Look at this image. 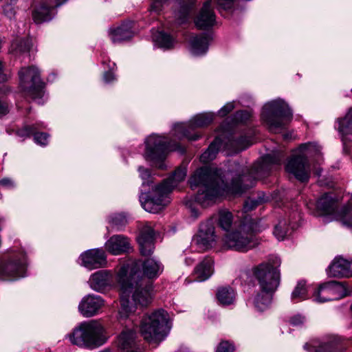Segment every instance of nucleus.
Instances as JSON below:
<instances>
[{
	"label": "nucleus",
	"mask_w": 352,
	"mask_h": 352,
	"mask_svg": "<svg viewBox=\"0 0 352 352\" xmlns=\"http://www.w3.org/2000/svg\"><path fill=\"white\" fill-rule=\"evenodd\" d=\"M284 157L283 152L273 151L263 156L252 168L234 162L223 177L221 169L201 167L189 179L191 188L200 186L195 200L205 208L215 203L224 192L241 195L253 187L257 179L268 176L278 167Z\"/></svg>",
	"instance_id": "nucleus-1"
},
{
	"label": "nucleus",
	"mask_w": 352,
	"mask_h": 352,
	"mask_svg": "<svg viewBox=\"0 0 352 352\" xmlns=\"http://www.w3.org/2000/svg\"><path fill=\"white\" fill-rule=\"evenodd\" d=\"M159 261L146 258L137 260L121 267L118 282L121 288L120 315L128 317L134 311L135 305L146 307L151 302L153 279L163 272Z\"/></svg>",
	"instance_id": "nucleus-2"
},
{
	"label": "nucleus",
	"mask_w": 352,
	"mask_h": 352,
	"mask_svg": "<svg viewBox=\"0 0 352 352\" xmlns=\"http://www.w3.org/2000/svg\"><path fill=\"white\" fill-rule=\"evenodd\" d=\"M138 172L142 179L140 201L142 208L151 213H157L169 202L168 195L185 179L187 173L185 167H178L168 178L153 186L149 169L140 166Z\"/></svg>",
	"instance_id": "nucleus-3"
},
{
	"label": "nucleus",
	"mask_w": 352,
	"mask_h": 352,
	"mask_svg": "<svg viewBox=\"0 0 352 352\" xmlns=\"http://www.w3.org/2000/svg\"><path fill=\"white\" fill-rule=\"evenodd\" d=\"M280 259L277 256L262 263L253 269V274L258 282L261 292L254 299L255 308L263 311L271 303L272 295L280 283Z\"/></svg>",
	"instance_id": "nucleus-4"
},
{
	"label": "nucleus",
	"mask_w": 352,
	"mask_h": 352,
	"mask_svg": "<svg viewBox=\"0 0 352 352\" xmlns=\"http://www.w3.org/2000/svg\"><path fill=\"white\" fill-rule=\"evenodd\" d=\"M259 231L256 224L252 219H245V221L241 223L235 231L225 234L222 239L223 248L240 252H246L258 245L255 233Z\"/></svg>",
	"instance_id": "nucleus-5"
},
{
	"label": "nucleus",
	"mask_w": 352,
	"mask_h": 352,
	"mask_svg": "<svg viewBox=\"0 0 352 352\" xmlns=\"http://www.w3.org/2000/svg\"><path fill=\"white\" fill-rule=\"evenodd\" d=\"M102 326L95 320L83 322L66 335L69 342L81 348L95 349L107 341Z\"/></svg>",
	"instance_id": "nucleus-6"
},
{
	"label": "nucleus",
	"mask_w": 352,
	"mask_h": 352,
	"mask_svg": "<svg viewBox=\"0 0 352 352\" xmlns=\"http://www.w3.org/2000/svg\"><path fill=\"white\" fill-rule=\"evenodd\" d=\"M144 158L146 161L159 168H164L163 162L167 153L170 151H177L183 154L185 148L178 142L168 141L167 138L157 135H151L145 140Z\"/></svg>",
	"instance_id": "nucleus-7"
},
{
	"label": "nucleus",
	"mask_w": 352,
	"mask_h": 352,
	"mask_svg": "<svg viewBox=\"0 0 352 352\" xmlns=\"http://www.w3.org/2000/svg\"><path fill=\"white\" fill-rule=\"evenodd\" d=\"M292 111L288 104L280 99L267 102L261 113L262 119L273 132L283 129L292 120Z\"/></svg>",
	"instance_id": "nucleus-8"
},
{
	"label": "nucleus",
	"mask_w": 352,
	"mask_h": 352,
	"mask_svg": "<svg viewBox=\"0 0 352 352\" xmlns=\"http://www.w3.org/2000/svg\"><path fill=\"white\" fill-rule=\"evenodd\" d=\"M168 323V314L163 309L157 310L144 316L140 322L142 336L148 342H158L163 339Z\"/></svg>",
	"instance_id": "nucleus-9"
},
{
	"label": "nucleus",
	"mask_w": 352,
	"mask_h": 352,
	"mask_svg": "<svg viewBox=\"0 0 352 352\" xmlns=\"http://www.w3.org/2000/svg\"><path fill=\"white\" fill-rule=\"evenodd\" d=\"M338 199L330 192L324 194L317 201L316 207L324 214H333L342 224L352 228V203L337 210Z\"/></svg>",
	"instance_id": "nucleus-10"
},
{
	"label": "nucleus",
	"mask_w": 352,
	"mask_h": 352,
	"mask_svg": "<svg viewBox=\"0 0 352 352\" xmlns=\"http://www.w3.org/2000/svg\"><path fill=\"white\" fill-rule=\"evenodd\" d=\"M315 147L311 143L300 145V153L293 155L285 165V170L301 182H307L310 177L311 168L307 157L304 151H311Z\"/></svg>",
	"instance_id": "nucleus-11"
},
{
	"label": "nucleus",
	"mask_w": 352,
	"mask_h": 352,
	"mask_svg": "<svg viewBox=\"0 0 352 352\" xmlns=\"http://www.w3.org/2000/svg\"><path fill=\"white\" fill-rule=\"evenodd\" d=\"M134 305V311L128 317H121L120 311L118 312L120 322H122V320H127V324H125L124 328L117 338V346L121 352L140 351L138 333L134 328L135 326L137 327V324H135V316L134 314L137 307L135 303Z\"/></svg>",
	"instance_id": "nucleus-12"
},
{
	"label": "nucleus",
	"mask_w": 352,
	"mask_h": 352,
	"mask_svg": "<svg viewBox=\"0 0 352 352\" xmlns=\"http://www.w3.org/2000/svg\"><path fill=\"white\" fill-rule=\"evenodd\" d=\"M19 77L20 87L26 95L34 100L42 98L44 84L41 80L40 72L37 67H22L19 71Z\"/></svg>",
	"instance_id": "nucleus-13"
},
{
	"label": "nucleus",
	"mask_w": 352,
	"mask_h": 352,
	"mask_svg": "<svg viewBox=\"0 0 352 352\" xmlns=\"http://www.w3.org/2000/svg\"><path fill=\"white\" fill-rule=\"evenodd\" d=\"M213 119L214 115L212 113L197 114L187 123L175 124L173 127V135L179 139L186 138L190 141H195L201 137V135L198 133H192V132L196 129L209 125Z\"/></svg>",
	"instance_id": "nucleus-14"
},
{
	"label": "nucleus",
	"mask_w": 352,
	"mask_h": 352,
	"mask_svg": "<svg viewBox=\"0 0 352 352\" xmlns=\"http://www.w3.org/2000/svg\"><path fill=\"white\" fill-rule=\"evenodd\" d=\"M352 294V287L346 282L329 281L319 286L314 292L315 300L318 302H326L336 300Z\"/></svg>",
	"instance_id": "nucleus-15"
},
{
	"label": "nucleus",
	"mask_w": 352,
	"mask_h": 352,
	"mask_svg": "<svg viewBox=\"0 0 352 352\" xmlns=\"http://www.w3.org/2000/svg\"><path fill=\"white\" fill-rule=\"evenodd\" d=\"M26 267L25 254L22 252L12 253L5 262L0 263V278L12 280L23 277Z\"/></svg>",
	"instance_id": "nucleus-16"
},
{
	"label": "nucleus",
	"mask_w": 352,
	"mask_h": 352,
	"mask_svg": "<svg viewBox=\"0 0 352 352\" xmlns=\"http://www.w3.org/2000/svg\"><path fill=\"white\" fill-rule=\"evenodd\" d=\"M234 0H209L203 6L195 20V25L199 29H207L215 23V14L212 6L217 5L218 10H228L232 8Z\"/></svg>",
	"instance_id": "nucleus-17"
},
{
	"label": "nucleus",
	"mask_w": 352,
	"mask_h": 352,
	"mask_svg": "<svg viewBox=\"0 0 352 352\" xmlns=\"http://www.w3.org/2000/svg\"><path fill=\"white\" fill-rule=\"evenodd\" d=\"M212 221L209 220L200 225L197 234L193 238L194 243L203 250L211 248L216 243L217 236Z\"/></svg>",
	"instance_id": "nucleus-18"
},
{
	"label": "nucleus",
	"mask_w": 352,
	"mask_h": 352,
	"mask_svg": "<svg viewBox=\"0 0 352 352\" xmlns=\"http://www.w3.org/2000/svg\"><path fill=\"white\" fill-rule=\"evenodd\" d=\"M67 0H41L39 7L36 8L32 17L36 23L49 21L55 15L54 9L62 6Z\"/></svg>",
	"instance_id": "nucleus-19"
},
{
	"label": "nucleus",
	"mask_w": 352,
	"mask_h": 352,
	"mask_svg": "<svg viewBox=\"0 0 352 352\" xmlns=\"http://www.w3.org/2000/svg\"><path fill=\"white\" fill-rule=\"evenodd\" d=\"M81 265L89 270L103 267L107 264V256L102 249H91L80 254Z\"/></svg>",
	"instance_id": "nucleus-20"
},
{
	"label": "nucleus",
	"mask_w": 352,
	"mask_h": 352,
	"mask_svg": "<svg viewBox=\"0 0 352 352\" xmlns=\"http://www.w3.org/2000/svg\"><path fill=\"white\" fill-rule=\"evenodd\" d=\"M327 274L334 278L351 277L352 259L349 261L342 256H336L328 267Z\"/></svg>",
	"instance_id": "nucleus-21"
},
{
	"label": "nucleus",
	"mask_w": 352,
	"mask_h": 352,
	"mask_svg": "<svg viewBox=\"0 0 352 352\" xmlns=\"http://www.w3.org/2000/svg\"><path fill=\"white\" fill-rule=\"evenodd\" d=\"M104 300L100 296L89 294L85 296L78 305L80 313L85 317H91L97 314L104 306Z\"/></svg>",
	"instance_id": "nucleus-22"
},
{
	"label": "nucleus",
	"mask_w": 352,
	"mask_h": 352,
	"mask_svg": "<svg viewBox=\"0 0 352 352\" xmlns=\"http://www.w3.org/2000/svg\"><path fill=\"white\" fill-rule=\"evenodd\" d=\"M169 1L170 0H155L153 2L151 9L155 12L159 13ZM180 10L177 17L178 23L182 24L188 20L190 12L193 6V0H180Z\"/></svg>",
	"instance_id": "nucleus-23"
},
{
	"label": "nucleus",
	"mask_w": 352,
	"mask_h": 352,
	"mask_svg": "<svg viewBox=\"0 0 352 352\" xmlns=\"http://www.w3.org/2000/svg\"><path fill=\"white\" fill-rule=\"evenodd\" d=\"M155 232L151 225L146 224L138 237L140 253L142 256H149L154 250Z\"/></svg>",
	"instance_id": "nucleus-24"
},
{
	"label": "nucleus",
	"mask_w": 352,
	"mask_h": 352,
	"mask_svg": "<svg viewBox=\"0 0 352 352\" xmlns=\"http://www.w3.org/2000/svg\"><path fill=\"white\" fill-rule=\"evenodd\" d=\"M337 129L343 142V151L348 153L347 143L352 142V108L349 109L345 116L338 120Z\"/></svg>",
	"instance_id": "nucleus-25"
},
{
	"label": "nucleus",
	"mask_w": 352,
	"mask_h": 352,
	"mask_svg": "<svg viewBox=\"0 0 352 352\" xmlns=\"http://www.w3.org/2000/svg\"><path fill=\"white\" fill-rule=\"evenodd\" d=\"M105 247L107 250L113 255H119L127 252L131 245L129 239L122 234L113 235L106 242Z\"/></svg>",
	"instance_id": "nucleus-26"
},
{
	"label": "nucleus",
	"mask_w": 352,
	"mask_h": 352,
	"mask_svg": "<svg viewBox=\"0 0 352 352\" xmlns=\"http://www.w3.org/2000/svg\"><path fill=\"white\" fill-rule=\"evenodd\" d=\"M112 275L106 270H99L90 276L88 283L96 292H102L111 285Z\"/></svg>",
	"instance_id": "nucleus-27"
},
{
	"label": "nucleus",
	"mask_w": 352,
	"mask_h": 352,
	"mask_svg": "<svg viewBox=\"0 0 352 352\" xmlns=\"http://www.w3.org/2000/svg\"><path fill=\"white\" fill-rule=\"evenodd\" d=\"M304 349L310 352H344L346 346L340 338L333 337L329 341L320 344L317 348L310 346L306 343Z\"/></svg>",
	"instance_id": "nucleus-28"
},
{
	"label": "nucleus",
	"mask_w": 352,
	"mask_h": 352,
	"mask_svg": "<svg viewBox=\"0 0 352 352\" xmlns=\"http://www.w3.org/2000/svg\"><path fill=\"white\" fill-rule=\"evenodd\" d=\"M130 23H123L115 28H110L109 36L113 43H120L131 39L133 35Z\"/></svg>",
	"instance_id": "nucleus-29"
},
{
	"label": "nucleus",
	"mask_w": 352,
	"mask_h": 352,
	"mask_svg": "<svg viewBox=\"0 0 352 352\" xmlns=\"http://www.w3.org/2000/svg\"><path fill=\"white\" fill-rule=\"evenodd\" d=\"M211 40L210 34L203 33L193 36L190 40V51L195 56L204 55L208 49L209 42Z\"/></svg>",
	"instance_id": "nucleus-30"
},
{
	"label": "nucleus",
	"mask_w": 352,
	"mask_h": 352,
	"mask_svg": "<svg viewBox=\"0 0 352 352\" xmlns=\"http://www.w3.org/2000/svg\"><path fill=\"white\" fill-rule=\"evenodd\" d=\"M213 264L214 261L212 258L205 257L195 269V279L199 282L208 279L213 274Z\"/></svg>",
	"instance_id": "nucleus-31"
},
{
	"label": "nucleus",
	"mask_w": 352,
	"mask_h": 352,
	"mask_svg": "<svg viewBox=\"0 0 352 352\" xmlns=\"http://www.w3.org/2000/svg\"><path fill=\"white\" fill-rule=\"evenodd\" d=\"M221 138H216L209 145L207 150L201 155L200 161L203 163H208L215 159L221 146Z\"/></svg>",
	"instance_id": "nucleus-32"
},
{
	"label": "nucleus",
	"mask_w": 352,
	"mask_h": 352,
	"mask_svg": "<svg viewBox=\"0 0 352 352\" xmlns=\"http://www.w3.org/2000/svg\"><path fill=\"white\" fill-rule=\"evenodd\" d=\"M269 200V196H266L264 192H258L256 197H250L245 201L243 205V210L245 212H250L254 210L258 205L268 201Z\"/></svg>",
	"instance_id": "nucleus-33"
},
{
	"label": "nucleus",
	"mask_w": 352,
	"mask_h": 352,
	"mask_svg": "<svg viewBox=\"0 0 352 352\" xmlns=\"http://www.w3.org/2000/svg\"><path fill=\"white\" fill-rule=\"evenodd\" d=\"M217 298L219 302L223 305L232 304L235 299V292L230 287H223L218 289Z\"/></svg>",
	"instance_id": "nucleus-34"
},
{
	"label": "nucleus",
	"mask_w": 352,
	"mask_h": 352,
	"mask_svg": "<svg viewBox=\"0 0 352 352\" xmlns=\"http://www.w3.org/2000/svg\"><path fill=\"white\" fill-rule=\"evenodd\" d=\"M233 214L226 209L219 210L218 213V225L225 231H229L233 223Z\"/></svg>",
	"instance_id": "nucleus-35"
},
{
	"label": "nucleus",
	"mask_w": 352,
	"mask_h": 352,
	"mask_svg": "<svg viewBox=\"0 0 352 352\" xmlns=\"http://www.w3.org/2000/svg\"><path fill=\"white\" fill-rule=\"evenodd\" d=\"M153 39L160 47L164 50L172 48L175 42L170 35L164 32H157L153 35Z\"/></svg>",
	"instance_id": "nucleus-36"
},
{
	"label": "nucleus",
	"mask_w": 352,
	"mask_h": 352,
	"mask_svg": "<svg viewBox=\"0 0 352 352\" xmlns=\"http://www.w3.org/2000/svg\"><path fill=\"white\" fill-rule=\"evenodd\" d=\"M293 230L291 229L290 226L287 225V221L285 219H280L277 225L274 227V234L279 241L284 240L285 238L292 233Z\"/></svg>",
	"instance_id": "nucleus-37"
},
{
	"label": "nucleus",
	"mask_w": 352,
	"mask_h": 352,
	"mask_svg": "<svg viewBox=\"0 0 352 352\" xmlns=\"http://www.w3.org/2000/svg\"><path fill=\"white\" fill-rule=\"evenodd\" d=\"M307 287L304 280L298 282L292 293L291 298L294 302H298L307 298Z\"/></svg>",
	"instance_id": "nucleus-38"
},
{
	"label": "nucleus",
	"mask_w": 352,
	"mask_h": 352,
	"mask_svg": "<svg viewBox=\"0 0 352 352\" xmlns=\"http://www.w3.org/2000/svg\"><path fill=\"white\" fill-rule=\"evenodd\" d=\"M11 47L15 54H24L30 51L32 43L29 39H16L12 43Z\"/></svg>",
	"instance_id": "nucleus-39"
},
{
	"label": "nucleus",
	"mask_w": 352,
	"mask_h": 352,
	"mask_svg": "<svg viewBox=\"0 0 352 352\" xmlns=\"http://www.w3.org/2000/svg\"><path fill=\"white\" fill-rule=\"evenodd\" d=\"M112 226L116 228L118 230H120L127 223L126 217L123 214H116L112 216L109 220Z\"/></svg>",
	"instance_id": "nucleus-40"
},
{
	"label": "nucleus",
	"mask_w": 352,
	"mask_h": 352,
	"mask_svg": "<svg viewBox=\"0 0 352 352\" xmlns=\"http://www.w3.org/2000/svg\"><path fill=\"white\" fill-rule=\"evenodd\" d=\"M38 127H43V124H36L34 125V131L32 135H34V142L39 145L45 146L48 142L49 135L46 133H38L36 130Z\"/></svg>",
	"instance_id": "nucleus-41"
},
{
	"label": "nucleus",
	"mask_w": 352,
	"mask_h": 352,
	"mask_svg": "<svg viewBox=\"0 0 352 352\" xmlns=\"http://www.w3.org/2000/svg\"><path fill=\"white\" fill-rule=\"evenodd\" d=\"M301 219L300 212L298 211V208H296L289 213L288 219H286V221L289 223L291 229L295 230L298 227Z\"/></svg>",
	"instance_id": "nucleus-42"
},
{
	"label": "nucleus",
	"mask_w": 352,
	"mask_h": 352,
	"mask_svg": "<svg viewBox=\"0 0 352 352\" xmlns=\"http://www.w3.org/2000/svg\"><path fill=\"white\" fill-rule=\"evenodd\" d=\"M8 79V76L4 71V65L0 60V93L6 94L9 91L8 87L3 84Z\"/></svg>",
	"instance_id": "nucleus-43"
},
{
	"label": "nucleus",
	"mask_w": 352,
	"mask_h": 352,
	"mask_svg": "<svg viewBox=\"0 0 352 352\" xmlns=\"http://www.w3.org/2000/svg\"><path fill=\"white\" fill-rule=\"evenodd\" d=\"M34 131V125L32 126H25L22 129H20L16 131V134L23 138L25 139L27 138L30 137Z\"/></svg>",
	"instance_id": "nucleus-44"
},
{
	"label": "nucleus",
	"mask_w": 352,
	"mask_h": 352,
	"mask_svg": "<svg viewBox=\"0 0 352 352\" xmlns=\"http://www.w3.org/2000/svg\"><path fill=\"white\" fill-rule=\"evenodd\" d=\"M232 144H235L234 151H240L244 150L249 146L248 140L245 137H240L237 140H233Z\"/></svg>",
	"instance_id": "nucleus-45"
},
{
	"label": "nucleus",
	"mask_w": 352,
	"mask_h": 352,
	"mask_svg": "<svg viewBox=\"0 0 352 352\" xmlns=\"http://www.w3.org/2000/svg\"><path fill=\"white\" fill-rule=\"evenodd\" d=\"M234 346L229 341H221L216 349V352H234Z\"/></svg>",
	"instance_id": "nucleus-46"
},
{
	"label": "nucleus",
	"mask_w": 352,
	"mask_h": 352,
	"mask_svg": "<svg viewBox=\"0 0 352 352\" xmlns=\"http://www.w3.org/2000/svg\"><path fill=\"white\" fill-rule=\"evenodd\" d=\"M250 113L246 110L238 111L234 113V120L236 122H245L250 119Z\"/></svg>",
	"instance_id": "nucleus-47"
},
{
	"label": "nucleus",
	"mask_w": 352,
	"mask_h": 352,
	"mask_svg": "<svg viewBox=\"0 0 352 352\" xmlns=\"http://www.w3.org/2000/svg\"><path fill=\"white\" fill-rule=\"evenodd\" d=\"M3 12L10 19H13L16 14V10L12 3H6L3 6Z\"/></svg>",
	"instance_id": "nucleus-48"
},
{
	"label": "nucleus",
	"mask_w": 352,
	"mask_h": 352,
	"mask_svg": "<svg viewBox=\"0 0 352 352\" xmlns=\"http://www.w3.org/2000/svg\"><path fill=\"white\" fill-rule=\"evenodd\" d=\"M305 321V317L301 315H296L290 318L289 323L294 327H298L302 325Z\"/></svg>",
	"instance_id": "nucleus-49"
},
{
	"label": "nucleus",
	"mask_w": 352,
	"mask_h": 352,
	"mask_svg": "<svg viewBox=\"0 0 352 352\" xmlns=\"http://www.w3.org/2000/svg\"><path fill=\"white\" fill-rule=\"evenodd\" d=\"M234 108V105L233 102H228L221 109L218 111V113L220 116H226L230 111H232Z\"/></svg>",
	"instance_id": "nucleus-50"
},
{
	"label": "nucleus",
	"mask_w": 352,
	"mask_h": 352,
	"mask_svg": "<svg viewBox=\"0 0 352 352\" xmlns=\"http://www.w3.org/2000/svg\"><path fill=\"white\" fill-rule=\"evenodd\" d=\"M10 110L8 104L0 99V117L6 116Z\"/></svg>",
	"instance_id": "nucleus-51"
},
{
	"label": "nucleus",
	"mask_w": 352,
	"mask_h": 352,
	"mask_svg": "<svg viewBox=\"0 0 352 352\" xmlns=\"http://www.w3.org/2000/svg\"><path fill=\"white\" fill-rule=\"evenodd\" d=\"M0 185L6 188H12L14 187V182L9 178H4L0 180Z\"/></svg>",
	"instance_id": "nucleus-52"
},
{
	"label": "nucleus",
	"mask_w": 352,
	"mask_h": 352,
	"mask_svg": "<svg viewBox=\"0 0 352 352\" xmlns=\"http://www.w3.org/2000/svg\"><path fill=\"white\" fill-rule=\"evenodd\" d=\"M104 80L107 82H111L115 79L113 73L111 71L104 72L103 76Z\"/></svg>",
	"instance_id": "nucleus-53"
},
{
	"label": "nucleus",
	"mask_w": 352,
	"mask_h": 352,
	"mask_svg": "<svg viewBox=\"0 0 352 352\" xmlns=\"http://www.w3.org/2000/svg\"><path fill=\"white\" fill-rule=\"evenodd\" d=\"M195 261V258H192V257H187L185 259V262H186L187 265H192L194 263Z\"/></svg>",
	"instance_id": "nucleus-54"
},
{
	"label": "nucleus",
	"mask_w": 352,
	"mask_h": 352,
	"mask_svg": "<svg viewBox=\"0 0 352 352\" xmlns=\"http://www.w3.org/2000/svg\"><path fill=\"white\" fill-rule=\"evenodd\" d=\"M284 138H285V139H287V138H288V135H284Z\"/></svg>",
	"instance_id": "nucleus-55"
}]
</instances>
